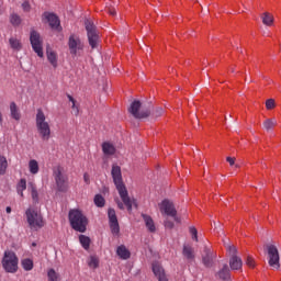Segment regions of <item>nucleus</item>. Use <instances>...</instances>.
<instances>
[{
    "instance_id": "nucleus-40",
    "label": "nucleus",
    "mask_w": 281,
    "mask_h": 281,
    "mask_svg": "<svg viewBox=\"0 0 281 281\" xmlns=\"http://www.w3.org/2000/svg\"><path fill=\"white\" fill-rule=\"evenodd\" d=\"M246 265L247 267H249L250 269H254L256 267V261L254 260V257L248 256L246 258Z\"/></svg>"
},
{
    "instance_id": "nucleus-23",
    "label": "nucleus",
    "mask_w": 281,
    "mask_h": 281,
    "mask_svg": "<svg viewBox=\"0 0 281 281\" xmlns=\"http://www.w3.org/2000/svg\"><path fill=\"white\" fill-rule=\"evenodd\" d=\"M10 113H11V117L13 120H16V122H19V120H21V112H19V108L16 106V103L11 102Z\"/></svg>"
},
{
    "instance_id": "nucleus-16",
    "label": "nucleus",
    "mask_w": 281,
    "mask_h": 281,
    "mask_svg": "<svg viewBox=\"0 0 281 281\" xmlns=\"http://www.w3.org/2000/svg\"><path fill=\"white\" fill-rule=\"evenodd\" d=\"M229 267L232 271H240V269H243V259H240L238 256L231 257Z\"/></svg>"
},
{
    "instance_id": "nucleus-15",
    "label": "nucleus",
    "mask_w": 281,
    "mask_h": 281,
    "mask_svg": "<svg viewBox=\"0 0 281 281\" xmlns=\"http://www.w3.org/2000/svg\"><path fill=\"white\" fill-rule=\"evenodd\" d=\"M216 258V254L210 247H204V252L202 255L203 265L205 267H212V261Z\"/></svg>"
},
{
    "instance_id": "nucleus-27",
    "label": "nucleus",
    "mask_w": 281,
    "mask_h": 281,
    "mask_svg": "<svg viewBox=\"0 0 281 281\" xmlns=\"http://www.w3.org/2000/svg\"><path fill=\"white\" fill-rule=\"evenodd\" d=\"M29 170L31 175H38V170H41V168L38 167V161H36V159H31L29 161Z\"/></svg>"
},
{
    "instance_id": "nucleus-33",
    "label": "nucleus",
    "mask_w": 281,
    "mask_h": 281,
    "mask_svg": "<svg viewBox=\"0 0 281 281\" xmlns=\"http://www.w3.org/2000/svg\"><path fill=\"white\" fill-rule=\"evenodd\" d=\"M48 281H60V273L56 272L54 269L47 271Z\"/></svg>"
},
{
    "instance_id": "nucleus-22",
    "label": "nucleus",
    "mask_w": 281,
    "mask_h": 281,
    "mask_svg": "<svg viewBox=\"0 0 281 281\" xmlns=\"http://www.w3.org/2000/svg\"><path fill=\"white\" fill-rule=\"evenodd\" d=\"M223 243H224V246L226 247L228 256H231V258H234V256L238 254V249L236 248V246L232 245L229 243V239H224Z\"/></svg>"
},
{
    "instance_id": "nucleus-9",
    "label": "nucleus",
    "mask_w": 281,
    "mask_h": 281,
    "mask_svg": "<svg viewBox=\"0 0 281 281\" xmlns=\"http://www.w3.org/2000/svg\"><path fill=\"white\" fill-rule=\"evenodd\" d=\"M69 52L72 56H78L85 49V43L78 35H70L68 40Z\"/></svg>"
},
{
    "instance_id": "nucleus-13",
    "label": "nucleus",
    "mask_w": 281,
    "mask_h": 281,
    "mask_svg": "<svg viewBox=\"0 0 281 281\" xmlns=\"http://www.w3.org/2000/svg\"><path fill=\"white\" fill-rule=\"evenodd\" d=\"M108 218L110 223V229L113 236H117L120 234V223L117 222V215L115 214V210L109 209Z\"/></svg>"
},
{
    "instance_id": "nucleus-38",
    "label": "nucleus",
    "mask_w": 281,
    "mask_h": 281,
    "mask_svg": "<svg viewBox=\"0 0 281 281\" xmlns=\"http://www.w3.org/2000/svg\"><path fill=\"white\" fill-rule=\"evenodd\" d=\"M189 232H190V234H191V236H192V239L198 243V241H199V232L196 231V227L191 226V227L189 228Z\"/></svg>"
},
{
    "instance_id": "nucleus-31",
    "label": "nucleus",
    "mask_w": 281,
    "mask_h": 281,
    "mask_svg": "<svg viewBox=\"0 0 281 281\" xmlns=\"http://www.w3.org/2000/svg\"><path fill=\"white\" fill-rule=\"evenodd\" d=\"M79 243L81 247H83V249H89V247L91 246V239L86 235L79 236Z\"/></svg>"
},
{
    "instance_id": "nucleus-30",
    "label": "nucleus",
    "mask_w": 281,
    "mask_h": 281,
    "mask_svg": "<svg viewBox=\"0 0 281 281\" xmlns=\"http://www.w3.org/2000/svg\"><path fill=\"white\" fill-rule=\"evenodd\" d=\"M9 45L11 48L15 49V52H20L22 45H21V40L15 38V37H11L9 40Z\"/></svg>"
},
{
    "instance_id": "nucleus-50",
    "label": "nucleus",
    "mask_w": 281,
    "mask_h": 281,
    "mask_svg": "<svg viewBox=\"0 0 281 281\" xmlns=\"http://www.w3.org/2000/svg\"><path fill=\"white\" fill-rule=\"evenodd\" d=\"M213 225H214L215 229H217V232H218V229H221V224H216V222H213Z\"/></svg>"
},
{
    "instance_id": "nucleus-46",
    "label": "nucleus",
    "mask_w": 281,
    "mask_h": 281,
    "mask_svg": "<svg viewBox=\"0 0 281 281\" xmlns=\"http://www.w3.org/2000/svg\"><path fill=\"white\" fill-rule=\"evenodd\" d=\"M83 181H85V183H87L88 186H89V183H91L89 173H85V175H83Z\"/></svg>"
},
{
    "instance_id": "nucleus-8",
    "label": "nucleus",
    "mask_w": 281,
    "mask_h": 281,
    "mask_svg": "<svg viewBox=\"0 0 281 281\" xmlns=\"http://www.w3.org/2000/svg\"><path fill=\"white\" fill-rule=\"evenodd\" d=\"M266 247L268 251V265L271 269H280V252L278 251V247L273 244H268Z\"/></svg>"
},
{
    "instance_id": "nucleus-32",
    "label": "nucleus",
    "mask_w": 281,
    "mask_h": 281,
    "mask_svg": "<svg viewBox=\"0 0 281 281\" xmlns=\"http://www.w3.org/2000/svg\"><path fill=\"white\" fill-rule=\"evenodd\" d=\"M16 190L18 194H20V196H23V191L27 190V181H25V179H21L18 183Z\"/></svg>"
},
{
    "instance_id": "nucleus-24",
    "label": "nucleus",
    "mask_w": 281,
    "mask_h": 281,
    "mask_svg": "<svg viewBox=\"0 0 281 281\" xmlns=\"http://www.w3.org/2000/svg\"><path fill=\"white\" fill-rule=\"evenodd\" d=\"M102 151L106 157H111L115 153V146L111 143H103L102 144Z\"/></svg>"
},
{
    "instance_id": "nucleus-10",
    "label": "nucleus",
    "mask_w": 281,
    "mask_h": 281,
    "mask_svg": "<svg viewBox=\"0 0 281 281\" xmlns=\"http://www.w3.org/2000/svg\"><path fill=\"white\" fill-rule=\"evenodd\" d=\"M30 41L32 45V49L37 54L40 58H43V38H41V34L36 31H31Z\"/></svg>"
},
{
    "instance_id": "nucleus-26",
    "label": "nucleus",
    "mask_w": 281,
    "mask_h": 281,
    "mask_svg": "<svg viewBox=\"0 0 281 281\" xmlns=\"http://www.w3.org/2000/svg\"><path fill=\"white\" fill-rule=\"evenodd\" d=\"M261 21L263 25H268V27H271V25H273V15L269 12H265L261 15Z\"/></svg>"
},
{
    "instance_id": "nucleus-5",
    "label": "nucleus",
    "mask_w": 281,
    "mask_h": 281,
    "mask_svg": "<svg viewBox=\"0 0 281 281\" xmlns=\"http://www.w3.org/2000/svg\"><path fill=\"white\" fill-rule=\"evenodd\" d=\"M2 269L5 273H16L19 271V257L12 250H5L1 260Z\"/></svg>"
},
{
    "instance_id": "nucleus-14",
    "label": "nucleus",
    "mask_w": 281,
    "mask_h": 281,
    "mask_svg": "<svg viewBox=\"0 0 281 281\" xmlns=\"http://www.w3.org/2000/svg\"><path fill=\"white\" fill-rule=\"evenodd\" d=\"M44 16L48 22V25L52 27V30H56L57 32H60V30H63V27L60 26V20L58 19V15L46 12L44 13Z\"/></svg>"
},
{
    "instance_id": "nucleus-42",
    "label": "nucleus",
    "mask_w": 281,
    "mask_h": 281,
    "mask_svg": "<svg viewBox=\"0 0 281 281\" xmlns=\"http://www.w3.org/2000/svg\"><path fill=\"white\" fill-rule=\"evenodd\" d=\"M161 115H164V109L161 108L156 109V111L154 112V116L161 117Z\"/></svg>"
},
{
    "instance_id": "nucleus-17",
    "label": "nucleus",
    "mask_w": 281,
    "mask_h": 281,
    "mask_svg": "<svg viewBox=\"0 0 281 281\" xmlns=\"http://www.w3.org/2000/svg\"><path fill=\"white\" fill-rule=\"evenodd\" d=\"M153 271L159 281H168V278H166V273L164 272V268L161 267V265L157 262L153 263Z\"/></svg>"
},
{
    "instance_id": "nucleus-7",
    "label": "nucleus",
    "mask_w": 281,
    "mask_h": 281,
    "mask_svg": "<svg viewBox=\"0 0 281 281\" xmlns=\"http://www.w3.org/2000/svg\"><path fill=\"white\" fill-rule=\"evenodd\" d=\"M85 25H86L87 36H88V43L92 49H95L100 41V33H98V29L95 27V24H93L91 20H86Z\"/></svg>"
},
{
    "instance_id": "nucleus-6",
    "label": "nucleus",
    "mask_w": 281,
    "mask_h": 281,
    "mask_svg": "<svg viewBox=\"0 0 281 281\" xmlns=\"http://www.w3.org/2000/svg\"><path fill=\"white\" fill-rule=\"evenodd\" d=\"M54 178L57 186V190L59 192H67V188H69V178L67 177V172H65V168L56 167L54 169Z\"/></svg>"
},
{
    "instance_id": "nucleus-47",
    "label": "nucleus",
    "mask_w": 281,
    "mask_h": 281,
    "mask_svg": "<svg viewBox=\"0 0 281 281\" xmlns=\"http://www.w3.org/2000/svg\"><path fill=\"white\" fill-rule=\"evenodd\" d=\"M226 161L229 162V166H234V164H235V161H236V158L227 157V158H226Z\"/></svg>"
},
{
    "instance_id": "nucleus-29",
    "label": "nucleus",
    "mask_w": 281,
    "mask_h": 281,
    "mask_svg": "<svg viewBox=\"0 0 281 281\" xmlns=\"http://www.w3.org/2000/svg\"><path fill=\"white\" fill-rule=\"evenodd\" d=\"M24 271H32L34 269V261L30 258H25L21 261Z\"/></svg>"
},
{
    "instance_id": "nucleus-12",
    "label": "nucleus",
    "mask_w": 281,
    "mask_h": 281,
    "mask_svg": "<svg viewBox=\"0 0 281 281\" xmlns=\"http://www.w3.org/2000/svg\"><path fill=\"white\" fill-rule=\"evenodd\" d=\"M139 109H142V102L134 101L132 102L128 111L134 117H136V120H144L145 117H148V115H150V111H139Z\"/></svg>"
},
{
    "instance_id": "nucleus-21",
    "label": "nucleus",
    "mask_w": 281,
    "mask_h": 281,
    "mask_svg": "<svg viewBox=\"0 0 281 281\" xmlns=\"http://www.w3.org/2000/svg\"><path fill=\"white\" fill-rule=\"evenodd\" d=\"M116 254L121 260H128L131 258V251L126 249V246L121 245L116 249Z\"/></svg>"
},
{
    "instance_id": "nucleus-36",
    "label": "nucleus",
    "mask_w": 281,
    "mask_h": 281,
    "mask_svg": "<svg viewBox=\"0 0 281 281\" xmlns=\"http://www.w3.org/2000/svg\"><path fill=\"white\" fill-rule=\"evenodd\" d=\"M10 23L13 24L14 26L21 25V16L16 13H12L10 15Z\"/></svg>"
},
{
    "instance_id": "nucleus-35",
    "label": "nucleus",
    "mask_w": 281,
    "mask_h": 281,
    "mask_svg": "<svg viewBox=\"0 0 281 281\" xmlns=\"http://www.w3.org/2000/svg\"><path fill=\"white\" fill-rule=\"evenodd\" d=\"M88 265H89L90 269H98V267L100 265V260L98 259V257L91 256L89 258Z\"/></svg>"
},
{
    "instance_id": "nucleus-11",
    "label": "nucleus",
    "mask_w": 281,
    "mask_h": 281,
    "mask_svg": "<svg viewBox=\"0 0 281 281\" xmlns=\"http://www.w3.org/2000/svg\"><path fill=\"white\" fill-rule=\"evenodd\" d=\"M161 214H166L167 216H171L175 218L177 223H179V217H177V209H175V204L170 202V200H164L160 204Z\"/></svg>"
},
{
    "instance_id": "nucleus-52",
    "label": "nucleus",
    "mask_w": 281,
    "mask_h": 281,
    "mask_svg": "<svg viewBox=\"0 0 281 281\" xmlns=\"http://www.w3.org/2000/svg\"><path fill=\"white\" fill-rule=\"evenodd\" d=\"M72 113H75V115H78V113H79L78 108H76L75 110H72Z\"/></svg>"
},
{
    "instance_id": "nucleus-28",
    "label": "nucleus",
    "mask_w": 281,
    "mask_h": 281,
    "mask_svg": "<svg viewBox=\"0 0 281 281\" xmlns=\"http://www.w3.org/2000/svg\"><path fill=\"white\" fill-rule=\"evenodd\" d=\"M182 254L187 260H194V249L190 246H183Z\"/></svg>"
},
{
    "instance_id": "nucleus-41",
    "label": "nucleus",
    "mask_w": 281,
    "mask_h": 281,
    "mask_svg": "<svg viewBox=\"0 0 281 281\" xmlns=\"http://www.w3.org/2000/svg\"><path fill=\"white\" fill-rule=\"evenodd\" d=\"M31 194H32L33 201H38V191H36V187L35 186L31 187Z\"/></svg>"
},
{
    "instance_id": "nucleus-49",
    "label": "nucleus",
    "mask_w": 281,
    "mask_h": 281,
    "mask_svg": "<svg viewBox=\"0 0 281 281\" xmlns=\"http://www.w3.org/2000/svg\"><path fill=\"white\" fill-rule=\"evenodd\" d=\"M117 207H119L120 210H124V203L117 202Z\"/></svg>"
},
{
    "instance_id": "nucleus-45",
    "label": "nucleus",
    "mask_w": 281,
    "mask_h": 281,
    "mask_svg": "<svg viewBox=\"0 0 281 281\" xmlns=\"http://www.w3.org/2000/svg\"><path fill=\"white\" fill-rule=\"evenodd\" d=\"M68 100H69V102H72V105H71L72 110L78 109V106L76 105V100L74 99V97L68 94Z\"/></svg>"
},
{
    "instance_id": "nucleus-44",
    "label": "nucleus",
    "mask_w": 281,
    "mask_h": 281,
    "mask_svg": "<svg viewBox=\"0 0 281 281\" xmlns=\"http://www.w3.org/2000/svg\"><path fill=\"white\" fill-rule=\"evenodd\" d=\"M165 227H167L168 229H172V227H175V223L170 222V220H166Z\"/></svg>"
},
{
    "instance_id": "nucleus-37",
    "label": "nucleus",
    "mask_w": 281,
    "mask_h": 281,
    "mask_svg": "<svg viewBox=\"0 0 281 281\" xmlns=\"http://www.w3.org/2000/svg\"><path fill=\"white\" fill-rule=\"evenodd\" d=\"M94 204L97 207H104V198L101 194L94 196Z\"/></svg>"
},
{
    "instance_id": "nucleus-2",
    "label": "nucleus",
    "mask_w": 281,
    "mask_h": 281,
    "mask_svg": "<svg viewBox=\"0 0 281 281\" xmlns=\"http://www.w3.org/2000/svg\"><path fill=\"white\" fill-rule=\"evenodd\" d=\"M35 126L41 139H43V142H49V137H52V126L49 125V121H47L45 112L41 109L37 110L35 116Z\"/></svg>"
},
{
    "instance_id": "nucleus-4",
    "label": "nucleus",
    "mask_w": 281,
    "mask_h": 281,
    "mask_svg": "<svg viewBox=\"0 0 281 281\" xmlns=\"http://www.w3.org/2000/svg\"><path fill=\"white\" fill-rule=\"evenodd\" d=\"M26 222L29 224L30 229H33L34 232H38V229H42V227H45V220H43V214H41V211L35 207H29L25 211Z\"/></svg>"
},
{
    "instance_id": "nucleus-53",
    "label": "nucleus",
    "mask_w": 281,
    "mask_h": 281,
    "mask_svg": "<svg viewBox=\"0 0 281 281\" xmlns=\"http://www.w3.org/2000/svg\"><path fill=\"white\" fill-rule=\"evenodd\" d=\"M32 246H33V247H36V243H33Z\"/></svg>"
},
{
    "instance_id": "nucleus-51",
    "label": "nucleus",
    "mask_w": 281,
    "mask_h": 281,
    "mask_svg": "<svg viewBox=\"0 0 281 281\" xmlns=\"http://www.w3.org/2000/svg\"><path fill=\"white\" fill-rule=\"evenodd\" d=\"M5 212H7V214H11L12 213V207L7 206Z\"/></svg>"
},
{
    "instance_id": "nucleus-39",
    "label": "nucleus",
    "mask_w": 281,
    "mask_h": 281,
    "mask_svg": "<svg viewBox=\"0 0 281 281\" xmlns=\"http://www.w3.org/2000/svg\"><path fill=\"white\" fill-rule=\"evenodd\" d=\"M266 109H268V111H271V109H276V100L268 99L266 101Z\"/></svg>"
},
{
    "instance_id": "nucleus-25",
    "label": "nucleus",
    "mask_w": 281,
    "mask_h": 281,
    "mask_svg": "<svg viewBox=\"0 0 281 281\" xmlns=\"http://www.w3.org/2000/svg\"><path fill=\"white\" fill-rule=\"evenodd\" d=\"M278 124V121L276 119H267L263 121V128L267 131V133L273 131V127H276Z\"/></svg>"
},
{
    "instance_id": "nucleus-18",
    "label": "nucleus",
    "mask_w": 281,
    "mask_h": 281,
    "mask_svg": "<svg viewBox=\"0 0 281 281\" xmlns=\"http://www.w3.org/2000/svg\"><path fill=\"white\" fill-rule=\"evenodd\" d=\"M46 56H47L48 63H50V65L53 67H55V68L58 67V55L56 54V52H54L52 48L47 47Z\"/></svg>"
},
{
    "instance_id": "nucleus-1",
    "label": "nucleus",
    "mask_w": 281,
    "mask_h": 281,
    "mask_svg": "<svg viewBox=\"0 0 281 281\" xmlns=\"http://www.w3.org/2000/svg\"><path fill=\"white\" fill-rule=\"evenodd\" d=\"M111 175L119 195L121 196V201L124 203L125 207H127V211L131 212L133 210V200L128 196V190L122 180V168L117 165H113Z\"/></svg>"
},
{
    "instance_id": "nucleus-19",
    "label": "nucleus",
    "mask_w": 281,
    "mask_h": 281,
    "mask_svg": "<svg viewBox=\"0 0 281 281\" xmlns=\"http://www.w3.org/2000/svg\"><path fill=\"white\" fill-rule=\"evenodd\" d=\"M216 278L223 281H229L232 278L229 274V267L224 265L223 268L216 273Z\"/></svg>"
},
{
    "instance_id": "nucleus-3",
    "label": "nucleus",
    "mask_w": 281,
    "mask_h": 281,
    "mask_svg": "<svg viewBox=\"0 0 281 281\" xmlns=\"http://www.w3.org/2000/svg\"><path fill=\"white\" fill-rule=\"evenodd\" d=\"M68 218L75 232H80V234H85L87 232V225H89V220L85 214L80 212V210H70Z\"/></svg>"
},
{
    "instance_id": "nucleus-43",
    "label": "nucleus",
    "mask_w": 281,
    "mask_h": 281,
    "mask_svg": "<svg viewBox=\"0 0 281 281\" xmlns=\"http://www.w3.org/2000/svg\"><path fill=\"white\" fill-rule=\"evenodd\" d=\"M22 8H23L24 12H30V10H31L30 2L29 1H24L22 3Z\"/></svg>"
},
{
    "instance_id": "nucleus-20",
    "label": "nucleus",
    "mask_w": 281,
    "mask_h": 281,
    "mask_svg": "<svg viewBox=\"0 0 281 281\" xmlns=\"http://www.w3.org/2000/svg\"><path fill=\"white\" fill-rule=\"evenodd\" d=\"M143 220L148 232H150L151 234H154V232H157V227L155 226V221H153V217H150L149 215L143 214Z\"/></svg>"
},
{
    "instance_id": "nucleus-48",
    "label": "nucleus",
    "mask_w": 281,
    "mask_h": 281,
    "mask_svg": "<svg viewBox=\"0 0 281 281\" xmlns=\"http://www.w3.org/2000/svg\"><path fill=\"white\" fill-rule=\"evenodd\" d=\"M108 12H109V14H111V16H115V14H116L115 9H113V8H108Z\"/></svg>"
},
{
    "instance_id": "nucleus-34",
    "label": "nucleus",
    "mask_w": 281,
    "mask_h": 281,
    "mask_svg": "<svg viewBox=\"0 0 281 281\" xmlns=\"http://www.w3.org/2000/svg\"><path fill=\"white\" fill-rule=\"evenodd\" d=\"M5 170H8V159L0 156V175H5Z\"/></svg>"
}]
</instances>
